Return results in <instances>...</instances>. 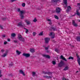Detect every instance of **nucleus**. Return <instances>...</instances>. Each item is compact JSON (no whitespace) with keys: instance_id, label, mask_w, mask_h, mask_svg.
<instances>
[{"instance_id":"nucleus-1","label":"nucleus","mask_w":80,"mask_h":80,"mask_svg":"<svg viewBox=\"0 0 80 80\" xmlns=\"http://www.w3.org/2000/svg\"><path fill=\"white\" fill-rule=\"evenodd\" d=\"M18 11L20 13V15L21 18V19H23L24 18L23 15H24V14L26 13V12L24 10L20 11V9H18Z\"/></svg>"},{"instance_id":"nucleus-21","label":"nucleus","mask_w":80,"mask_h":80,"mask_svg":"<svg viewBox=\"0 0 80 80\" xmlns=\"http://www.w3.org/2000/svg\"><path fill=\"white\" fill-rule=\"evenodd\" d=\"M76 14L78 16H79L80 18V13L78 12V10H76Z\"/></svg>"},{"instance_id":"nucleus-16","label":"nucleus","mask_w":80,"mask_h":80,"mask_svg":"<svg viewBox=\"0 0 80 80\" xmlns=\"http://www.w3.org/2000/svg\"><path fill=\"white\" fill-rule=\"evenodd\" d=\"M25 22H26L27 25H30V22L29 21H28L27 20H24Z\"/></svg>"},{"instance_id":"nucleus-7","label":"nucleus","mask_w":80,"mask_h":80,"mask_svg":"<svg viewBox=\"0 0 80 80\" xmlns=\"http://www.w3.org/2000/svg\"><path fill=\"white\" fill-rule=\"evenodd\" d=\"M61 10V9H60L59 8H57L56 9V12L57 13H58L60 12Z\"/></svg>"},{"instance_id":"nucleus-2","label":"nucleus","mask_w":80,"mask_h":80,"mask_svg":"<svg viewBox=\"0 0 80 80\" xmlns=\"http://www.w3.org/2000/svg\"><path fill=\"white\" fill-rule=\"evenodd\" d=\"M18 38L19 40V41H21V42H24L25 41V39L22 37V36L20 34L18 35Z\"/></svg>"},{"instance_id":"nucleus-13","label":"nucleus","mask_w":80,"mask_h":80,"mask_svg":"<svg viewBox=\"0 0 80 80\" xmlns=\"http://www.w3.org/2000/svg\"><path fill=\"white\" fill-rule=\"evenodd\" d=\"M43 73L44 74H48V75H52V72H43Z\"/></svg>"},{"instance_id":"nucleus-42","label":"nucleus","mask_w":80,"mask_h":80,"mask_svg":"<svg viewBox=\"0 0 80 80\" xmlns=\"http://www.w3.org/2000/svg\"><path fill=\"white\" fill-rule=\"evenodd\" d=\"M2 37H3V38H5V37H6L5 35V34L2 35Z\"/></svg>"},{"instance_id":"nucleus-3","label":"nucleus","mask_w":80,"mask_h":80,"mask_svg":"<svg viewBox=\"0 0 80 80\" xmlns=\"http://www.w3.org/2000/svg\"><path fill=\"white\" fill-rule=\"evenodd\" d=\"M64 62H63V61L62 60H61L60 61V63H59L58 64V67H63V65H64Z\"/></svg>"},{"instance_id":"nucleus-28","label":"nucleus","mask_w":80,"mask_h":80,"mask_svg":"<svg viewBox=\"0 0 80 80\" xmlns=\"http://www.w3.org/2000/svg\"><path fill=\"white\" fill-rule=\"evenodd\" d=\"M51 28L52 30H53L54 31H55V30H57V29H56V28H54V27H51Z\"/></svg>"},{"instance_id":"nucleus-35","label":"nucleus","mask_w":80,"mask_h":80,"mask_svg":"<svg viewBox=\"0 0 80 80\" xmlns=\"http://www.w3.org/2000/svg\"><path fill=\"white\" fill-rule=\"evenodd\" d=\"M52 63L53 65H55L56 64V62L54 61L52 62Z\"/></svg>"},{"instance_id":"nucleus-30","label":"nucleus","mask_w":80,"mask_h":80,"mask_svg":"<svg viewBox=\"0 0 80 80\" xmlns=\"http://www.w3.org/2000/svg\"><path fill=\"white\" fill-rule=\"evenodd\" d=\"M55 51L57 52V53H59V52L58 51V49H57V48L55 49Z\"/></svg>"},{"instance_id":"nucleus-46","label":"nucleus","mask_w":80,"mask_h":80,"mask_svg":"<svg viewBox=\"0 0 80 80\" xmlns=\"http://www.w3.org/2000/svg\"><path fill=\"white\" fill-rule=\"evenodd\" d=\"M2 20H6V18H2Z\"/></svg>"},{"instance_id":"nucleus-20","label":"nucleus","mask_w":80,"mask_h":80,"mask_svg":"<svg viewBox=\"0 0 80 80\" xmlns=\"http://www.w3.org/2000/svg\"><path fill=\"white\" fill-rule=\"evenodd\" d=\"M59 0H52L51 1L52 3H57L58 1Z\"/></svg>"},{"instance_id":"nucleus-43","label":"nucleus","mask_w":80,"mask_h":80,"mask_svg":"<svg viewBox=\"0 0 80 80\" xmlns=\"http://www.w3.org/2000/svg\"><path fill=\"white\" fill-rule=\"evenodd\" d=\"M7 42L5 41L4 42V45H6V44H7Z\"/></svg>"},{"instance_id":"nucleus-37","label":"nucleus","mask_w":80,"mask_h":80,"mask_svg":"<svg viewBox=\"0 0 80 80\" xmlns=\"http://www.w3.org/2000/svg\"><path fill=\"white\" fill-rule=\"evenodd\" d=\"M1 52H2V53H3V52H5V50H4V49H2L1 50Z\"/></svg>"},{"instance_id":"nucleus-29","label":"nucleus","mask_w":80,"mask_h":80,"mask_svg":"<svg viewBox=\"0 0 80 80\" xmlns=\"http://www.w3.org/2000/svg\"><path fill=\"white\" fill-rule=\"evenodd\" d=\"M39 35L40 36H42V35H43V32H40L39 33Z\"/></svg>"},{"instance_id":"nucleus-45","label":"nucleus","mask_w":80,"mask_h":80,"mask_svg":"<svg viewBox=\"0 0 80 80\" xmlns=\"http://www.w3.org/2000/svg\"><path fill=\"white\" fill-rule=\"evenodd\" d=\"M62 80H68H68H67V79L65 78H62Z\"/></svg>"},{"instance_id":"nucleus-17","label":"nucleus","mask_w":80,"mask_h":80,"mask_svg":"<svg viewBox=\"0 0 80 80\" xmlns=\"http://www.w3.org/2000/svg\"><path fill=\"white\" fill-rule=\"evenodd\" d=\"M47 21H48V22H49L48 24L50 25H52V21L50 19H47Z\"/></svg>"},{"instance_id":"nucleus-38","label":"nucleus","mask_w":80,"mask_h":80,"mask_svg":"<svg viewBox=\"0 0 80 80\" xmlns=\"http://www.w3.org/2000/svg\"><path fill=\"white\" fill-rule=\"evenodd\" d=\"M36 21H37V20L36 19H34L33 20V22H36Z\"/></svg>"},{"instance_id":"nucleus-19","label":"nucleus","mask_w":80,"mask_h":80,"mask_svg":"<svg viewBox=\"0 0 80 80\" xmlns=\"http://www.w3.org/2000/svg\"><path fill=\"white\" fill-rule=\"evenodd\" d=\"M43 77H44V78H51L52 77L48 76H44Z\"/></svg>"},{"instance_id":"nucleus-49","label":"nucleus","mask_w":80,"mask_h":80,"mask_svg":"<svg viewBox=\"0 0 80 80\" xmlns=\"http://www.w3.org/2000/svg\"><path fill=\"white\" fill-rule=\"evenodd\" d=\"M2 77V75H0V77Z\"/></svg>"},{"instance_id":"nucleus-50","label":"nucleus","mask_w":80,"mask_h":80,"mask_svg":"<svg viewBox=\"0 0 80 80\" xmlns=\"http://www.w3.org/2000/svg\"><path fill=\"white\" fill-rule=\"evenodd\" d=\"M72 47H74V46H72Z\"/></svg>"},{"instance_id":"nucleus-22","label":"nucleus","mask_w":80,"mask_h":80,"mask_svg":"<svg viewBox=\"0 0 80 80\" xmlns=\"http://www.w3.org/2000/svg\"><path fill=\"white\" fill-rule=\"evenodd\" d=\"M71 10V7H70V6H69L68 7V9L67 10V12H69L70 10Z\"/></svg>"},{"instance_id":"nucleus-25","label":"nucleus","mask_w":80,"mask_h":80,"mask_svg":"<svg viewBox=\"0 0 80 80\" xmlns=\"http://www.w3.org/2000/svg\"><path fill=\"white\" fill-rule=\"evenodd\" d=\"M16 53L18 54V55H20L21 53V52H20L18 50L16 51Z\"/></svg>"},{"instance_id":"nucleus-39","label":"nucleus","mask_w":80,"mask_h":80,"mask_svg":"<svg viewBox=\"0 0 80 80\" xmlns=\"http://www.w3.org/2000/svg\"><path fill=\"white\" fill-rule=\"evenodd\" d=\"M49 48V47H46L45 48V49L46 50H48V48Z\"/></svg>"},{"instance_id":"nucleus-54","label":"nucleus","mask_w":80,"mask_h":80,"mask_svg":"<svg viewBox=\"0 0 80 80\" xmlns=\"http://www.w3.org/2000/svg\"><path fill=\"white\" fill-rule=\"evenodd\" d=\"M40 8H39V10H40Z\"/></svg>"},{"instance_id":"nucleus-44","label":"nucleus","mask_w":80,"mask_h":80,"mask_svg":"<svg viewBox=\"0 0 80 80\" xmlns=\"http://www.w3.org/2000/svg\"><path fill=\"white\" fill-rule=\"evenodd\" d=\"M14 43H17V40H14Z\"/></svg>"},{"instance_id":"nucleus-14","label":"nucleus","mask_w":80,"mask_h":80,"mask_svg":"<svg viewBox=\"0 0 80 80\" xmlns=\"http://www.w3.org/2000/svg\"><path fill=\"white\" fill-rule=\"evenodd\" d=\"M43 57H46V58H50V56L48 55H43Z\"/></svg>"},{"instance_id":"nucleus-48","label":"nucleus","mask_w":80,"mask_h":80,"mask_svg":"<svg viewBox=\"0 0 80 80\" xmlns=\"http://www.w3.org/2000/svg\"><path fill=\"white\" fill-rule=\"evenodd\" d=\"M8 42H10V39H8Z\"/></svg>"},{"instance_id":"nucleus-36","label":"nucleus","mask_w":80,"mask_h":80,"mask_svg":"<svg viewBox=\"0 0 80 80\" xmlns=\"http://www.w3.org/2000/svg\"><path fill=\"white\" fill-rule=\"evenodd\" d=\"M32 34H33V36H35V35H36V32H33Z\"/></svg>"},{"instance_id":"nucleus-52","label":"nucleus","mask_w":80,"mask_h":80,"mask_svg":"<svg viewBox=\"0 0 80 80\" xmlns=\"http://www.w3.org/2000/svg\"><path fill=\"white\" fill-rule=\"evenodd\" d=\"M78 71H77L76 72V73H78Z\"/></svg>"},{"instance_id":"nucleus-33","label":"nucleus","mask_w":80,"mask_h":80,"mask_svg":"<svg viewBox=\"0 0 80 80\" xmlns=\"http://www.w3.org/2000/svg\"><path fill=\"white\" fill-rule=\"evenodd\" d=\"M54 17H55V18L58 20V16H56V15H55L54 16Z\"/></svg>"},{"instance_id":"nucleus-41","label":"nucleus","mask_w":80,"mask_h":80,"mask_svg":"<svg viewBox=\"0 0 80 80\" xmlns=\"http://www.w3.org/2000/svg\"><path fill=\"white\" fill-rule=\"evenodd\" d=\"M11 1L12 2H13L16 1V0H11Z\"/></svg>"},{"instance_id":"nucleus-53","label":"nucleus","mask_w":80,"mask_h":80,"mask_svg":"<svg viewBox=\"0 0 80 80\" xmlns=\"http://www.w3.org/2000/svg\"><path fill=\"white\" fill-rule=\"evenodd\" d=\"M79 22H80V20H79Z\"/></svg>"},{"instance_id":"nucleus-18","label":"nucleus","mask_w":80,"mask_h":80,"mask_svg":"<svg viewBox=\"0 0 80 80\" xmlns=\"http://www.w3.org/2000/svg\"><path fill=\"white\" fill-rule=\"evenodd\" d=\"M64 3L66 5L65 7H67V0H64Z\"/></svg>"},{"instance_id":"nucleus-23","label":"nucleus","mask_w":80,"mask_h":80,"mask_svg":"<svg viewBox=\"0 0 80 80\" xmlns=\"http://www.w3.org/2000/svg\"><path fill=\"white\" fill-rule=\"evenodd\" d=\"M30 52H31V53H34V52H35V50H34L33 49H30Z\"/></svg>"},{"instance_id":"nucleus-24","label":"nucleus","mask_w":80,"mask_h":80,"mask_svg":"<svg viewBox=\"0 0 80 80\" xmlns=\"http://www.w3.org/2000/svg\"><path fill=\"white\" fill-rule=\"evenodd\" d=\"M68 69V66H66L65 68L63 69L65 71H66V70H67Z\"/></svg>"},{"instance_id":"nucleus-31","label":"nucleus","mask_w":80,"mask_h":80,"mask_svg":"<svg viewBox=\"0 0 80 80\" xmlns=\"http://www.w3.org/2000/svg\"><path fill=\"white\" fill-rule=\"evenodd\" d=\"M22 7H24L25 6V3H23L22 4Z\"/></svg>"},{"instance_id":"nucleus-26","label":"nucleus","mask_w":80,"mask_h":80,"mask_svg":"<svg viewBox=\"0 0 80 80\" xmlns=\"http://www.w3.org/2000/svg\"><path fill=\"white\" fill-rule=\"evenodd\" d=\"M68 59L69 60H73V57H69Z\"/></svg>"},{"instance_id":"nucleus-40","label":"nucleus","mask_w":80,"mask_h":80,"mask_svg":"<svg viewBox=\"0 0 80 80\" xmlns=\"http://www.w3.org/2000/svg\"><path fill=\"white\" fill-rule=\"evenodd\" d=\"M0 28L1 29H3V27H2V26L1 25H0Z\"/></svg>"},{"instance_id":"nucleus-15","label":"nucleus","mask_w":80,"mask_h":80,"mask_svg":"<svg viewBox=\"0 0 80 80\" xmlns=\"http://www.w3.org/2000/svg\"><path fill=\"white\" fill-rule=\"evenodd\" d=\"M19 72H20V73L22 74V75H23L24 76H25V73H24V72H23V71H22V70H19Z\"/></svg>"},{"instance_id":"nucleus-6","label":"nucleus","mask_w":80,"mask_h":80,"mask_svg":"<svg viewBox=\"0 0 80 80\" xmlns=\"http://www.w3.org/2000/svg\"><path fill=\"white\" fill-rule=\"evenodd\" d=\"M45 43H48L49 42L50 40V38H45Z\"/></svg>"},{"instance_id":"nucleus-5","label":"nucleus","mask_w":80,"mask_h":80,"mask_svg":"<svg viewBox=\"0 0 80 80\" xmlns=\"http://www.w3.org/2000/svg\"><path fill=\"white\" fill-rule=\"evenodd\" d=\"M77 57L78 58L77 60L78 61V64L79 65H80V58L79 56H78V55L76 54Z\"/></svg>"},{"instance_id":"nucleus-51","label":"nucleus","mask_w":80,"mask_h":80,"mask_svg":"<svg viewBox=\"0 0 80 80\" xmlns=\"http://www.w3.org/2000/svg\"><path fill=\"white\" fill-rule=\"evenodd\" d=\"M1 74V71L0 70V74Z\"/></svg>"},{"instance_id":"nucleus-8","label":"nucleus","mask_w":80,"mask_h":80,"mask_svg":"<svg viewBox=\"0 0 80 80\" xmlns=\"http://www.w3.org/2000/svg\"><path fill=\"white\" fill-rule=\"evenodd\" d=\"M49 35L50 36H52L51 37L52 38H54L55 37V34L53 32H51Z\"/></svg>"},{"instance_id":"nucleus-34","label":"nucleus","mask_w":80,"mask_h":80,"mask_svg":"<svg viewBox=\"0 0 80 80\" xmlns=\"http://www.w3.org/2000/svg\"><path fill=\"white\" fill-rule=\"evenodd\" d=\"M15 33H12L11 34V36H12V37H15Z\"/></svg>"},{"instance_id":"nucleus-11","label":"nucleus","mask_w":80,"mask_h":80,"mask_svg":"<svg viewBox=\"0 0 80 80\" xmlns=\"http://www.w3.org/2000/svg\"><path fill=\"white\" fill-rule=\"evenodd\" d=\"M72 24L74 27H77V26H78L77 24L75 23V21H72Z\"/></svg>"},{"instance_id":"nucleus-27","label":"nucleus","mask_w":80,"mask_h":80,"mask_svg":"<svg viewBox=\"0 0 80 80\" xmlns=\"http://www.w3.org/2000/svg\"><path fill=\"white\" fill-rule=\"evenodd\" d=\"M32 75L33 77H35V75H36V74L35 73V72H32Z\"/></svg>"},{"instance_id":"nucleus-10","label":"nucleus","mask_w":80,"mask_h":80,"mask_svg":"<svg viewBox=\"0 0 80 80\" xmlns=\"http://www.w3.org/2000/svg\"><path fill=\"white\" fill-rule=\"evenodd\" d=\"M8 53V51L7 50H6L5 52V53H4L3 55H2V57H6V56L7 55Z\"/></svg>"},{"instance_id":"nucleus-4","label":"nucleus","mask_w":80,"mask_h":80,"mask_svg":"<svg viewBox=\"0 0 80 80\" xmlns=\"http://www.w3.org/2000/svg\"><path fill=\"white\" fill-rule=\"evenodd\" d=\"M23 56L24 57H27L28 58V57H29L30 56V55L29 53H24L22 54Z\"/></svg>"},{"instance_id":"nucleus-9","label":"nucleus","mask_w":80,"mask_h":80,"mask_svg":"<svg viewBox=\"0 0 80 80\" xmlns=\"http://www.w3.org/2000/svg\"><path fill=\"white\" fill-rule=\"evenodd\" d=\"M60 58L61 59H62V60H64L65 62H67V60L66 59H65V58L62 55H61L60 56Z\"/></svg>"},{"instance_id":"nucleus-32","label":"nucleus","mask_w":80,"mask_h":80,"mask_svg":"<svg viewBox=\"0 0 80 80\" xmlns=\"http://www.w3.org/2000/svg\"><path fill=\"white\" fill-rule=\"evenodd\" d=\"M24 29H25V30H26L25 31L26 33H28V30L26 28H24Z\"/></svg>"},{"instance_id":"nucleus-12","label":"nucleus","mask_w":80,"mask_h":80,"mask_svg":"<svg viewBox=\"0 0 80 80\" xmlns=\"http://www.w3.org/2000/svg\"><path fill=\"white\" fill-rule=\"evenodd\" d=\"M17 26L18 27H23V25H22V21L21 22L18 23Z\"/></svg>"},{"instance_id":"nucleus-47","label":"nucleus","mask_w":80,"mask_h":80,"mask_svg":"<svg viewBox=\"0 0 80 80\" xmlns=\"http://www.w3.org/2000/svg\"><path fill=\"white\" fill-rule=\"evenodd\" d=\"M12 65H13V64H9V66L11 67L12 66Z\"/></svg>"}]
</instances>
